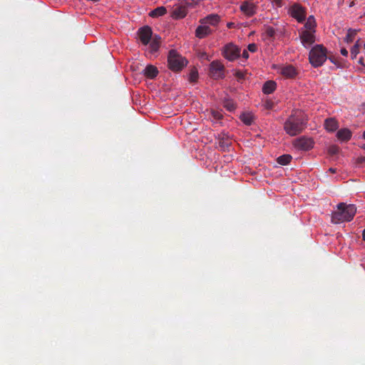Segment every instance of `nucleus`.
Instances as JSON below:
<instances>
[{
  "label": "nucleus",
  "instance_id": "9d476101",
  "mask_svg": "<svg viewBox=\"0 0 365 365\" xmlns=\"http://www.w3.org/2000/svg\"><path fill=\"white\" fill-rule=\"evenodd\" d=\"M240 9L245 16L251 17L256 14L257 6L254 3L245 1L241 4Z\"/></svg>",
  "mask_w": 365,
  "mask_h": 365
},
{
  "label": "nucleus",
  "instance_id": "7c9ffc66",
  "mask_svg": "<svg viewBox=\"0 0 365 365\" xmlns=\"http://www.w3.org/2000/svg\"><path fill=\"white\" fill-rule=\"evenodd\" d=\"M235 76L239 80L244 79L245 77V73L242 71H237L235 73Z\"/></svg>",
  "mask_w": 365,
  "mask_h": 365
},
{
  "label": "nucleus",
  "instance_id": "72a5a7b5",
  "mask_svg": "<svg viewBox=\"0 0 365 365\" xmlns=\"http://www.w3.org/2000/svg\"><path fill=\"white\" fill-rule=\"evenodd\" d=\"M212 113L213 117L216 119H220L222 117V114L217 111H212Z\"/></svg>",
  "mask_w": 365,
  "mask_h": 365
},
{
  "label": "nucleus",
  "instance_id": "f03ea898",
  "mask_svg": "<svg viewBox=\"0 0 365 365\" xmlns=\"http://www.w3.org/2000/svg\"><path fill=\"white\" fill-rule=\"evenodd\" d=\"M356 212V207L354 205L340 202L337 205L336 210L332 212L331 221L334 224L350 222L353 220Z\"/></svg>",
  "mask_w": 365,
  "mask_h": 365
},
{
  "label": "nucleus",
  "instance_id": "1a4fd4ad",
  "mask_svg": "<svg viewBox=\"0 0 365 365\" xmlns=\"http://www.w3.org/2000/svg\"><path fill=\"white\" fill-rule=\"evenodd\" d=\"M138 34L140 41L143 45H148L150 43L151 38L153 37L152 29L148 26L140 28L138 30Z\"/></svg>",
  "mask_w": 365,
  "mask_h": 365
},
{
  "label": "nucleus",
  "instance_id": "f8f14e48",
  "mask_svg": "<svg viewBox=\"0 0 365 365\" xmlns=\"http://www.w3.org/2000/svg\"><path fill=\"white\" fill-rule=\"evenodd\" d=\"M187 14V7L182 4H176L173 6L171 17L175 19H180L185 17Z\"/></svg>",
  "mask_w": 365,
  "mask_h": 365
},
{
  "label": "nucleus",
  "instance_id": "412c9836",
  "mask_svg": "<svg viewBox=\"0 0 365 365\" xmlns=\"http://www.w3.org/2000/svg\"><path fill=\"white\" fill-rule=\"evenodd\" d=\"M161 41V38L155 35L151 38L150 41V48L152 52H155L158 50Z\"/></svg>",
  "mask_w": 365,
  "mask_h": 365
},
{
  "label": "nucleus",
  "instance_id": "e433bc0d",
  "mask_svg": "<svg viewBox=\"0 0 365 365\" xmlns=\"http://www.w3.org/2000/svg\"><path fill=\"white\" fill-rule=\"evenodd\" d=\"M230 142H226V143H222L220 142V147L225 148V147H228L230 145Z\"/></svg>",
  "mask_w": 365,
  "mask_h": 365
},
{
  "label": "nucleus",
  "instance_id": "4be33fe9",
  "mask_svg": "<svg viewBox=\"0 0 365 365\" xmlns=\"http://www.w3.org/2000/svg\"><path fill=\"white\" fill-rule=\"evenodd\" d=\"M167 13V9L165 6H158L156 9L152 10L149 13V16L153 18H158L165 15Z\"/></svg>",
  "mask_w": 365,
  "mask_h": 365
},
{
  "label": "nucleus",
  "instance_id": "37998d69",
  "mask_svg": "<svg viewBox=\"0 0 365 365\" xmlns=\"http://www.w3.org/2000/svg\"><path fill=\"white\" fill-rule=\"evenodd\" d=\"M363 138H364V140H365V130H364V133H363Z\"/></svg>",
  "mask_w": 365,
  "mask_h": 365
},
{
  "label": "nucleus",
  "instance_id": "a211bd4d",
  "mask_svg": "<svg viewBox=\"0 0 365 365\" xmlns=\"http://www.w3.org/2000/svg\"><path fill=\"white\" fill-rule=\"evenodd\" d=\"M158 73V68L153 66V65H148L147 66L145 69L143 70V74L145 76L149 78H154L157 76Z\"/></svg>",
  "mask_w": 365,
  "mask_h": 365
},
{
  "label": "nucleus",
  "instance_id": "39448f33",
  "mask_svg": "<svg viewBox=\"0 0 365 365\" xmlns=\"http://www.w3.org/2000/svg\"><path fill=\"white\" fill-rule=\"evenodd\" d=\"M241 49L235 44L229 43L222 48V56L229 61H234L240 56Z\"/></svg>",
  "mask_w": 365,
  "mask_h": 365
},
{
  "label": "nucleus",
  "instance_id": "9b49d317",
  "mask_svg": "<svg viewBox=\"0 0 365 365\" xmlns=\"http://www.w3.org/2000/svg\"><path fill=\"white\" fill-rule=\"evenodd\" d=\"M314 33L312 31L302 30L299 37L303 46H309L315 41Z\"/></svg>",
  "mask_w": 365,
  "mask_h": 365
},
{
  "label": "nucleus",
  "instance_id": "6ab92c4d",
  "mask_svg": "<svg viewBox=\"0 0 365 365\" xmlns=\"http://www.w3.org/2000/svg\"><path fill=\"white\" fill-rule=\"evenodd\" d=\"M276 83L273 81H268L264 83L262 87V91L265 94L272 93L276 90Z\"/></svg>",
  "mask_w": 365,
  "mask_h": 365
},
{
  "label": "nucleus",
  "instance_id": "393cba45",
  "mask_svg": "<svg viewBox=\"0 0 365 365\" xmlns=\"http://www.w3.org/2000/svg\"><path fill=\"white\" fill-rule=\"evenodd\" d=\"M292 158L290 155H282L277 158V161L280 165H286L290 163Z\"/></svg>",
  "mask_w": 365,
  "mask_h": 365
},
{
  "label": "nucleus",
  "instance_id": "cd10ccee",
  "mask_svg": "<svg viewBox=\"0 0 365 365\" xmlns=\"http://www.w3.org/2000/svg\"><path fill=\"white\" fill-rule=\"evenodd\" d=\"M198 78V73L196 69L191 70L189 74V81L192 83L196 82Z\"/></svg>",
  "mask_w": 365,
  "mask_h": 365
},
{
  "label": "nucleus",
  "instance_id": "a878e982",
  "mask_svg": "<svg viewBox=\"0 0 365 365\" xmlns=\"http://www.w3.org/2000/svg\"><path fill=\"white\" fill-rule=\"evenodd\" d=\"M264 35L266 38H272L275 35V29L272 26H267L265 28Z\"/></svg>",
  "mask_w": 365,
  "mask_h": 365
},
{
  "label": "nucleus",
  "instance_id": "ddd939ff",
  "mask_svg": "<svg viewBox=\"0 0 365 365\" xmlns=\"http://www.w3.org/2000/svg\"><path fill=\"white\" fill-rule=\"evenodd\" d=\"M280 73L287 78H294L298 73L293 66L287 65L281 68Z\"/></svg>",
  "mask_w": 365,
  "mask_h": 365
},
{
  "label": "nucleus",
  "instance_id": "dca6fc26",
  "mask_svg": "<svg viewBox=\"0 0 365 365\" xmlns=\"http://www.w3.org/2000/svg\"><path fill=\"white\" fill-rule=\"evenodd\" d=\"M336 135L340 141H348L351 139L352 133L348 128H341L337 131Z\"/></svg>",
  "mask_w": 365,
  "mask_h": 365
},
{
  "label": "nucleus",
  "instance_id": "5701e85b",
  "mask_svg": "<svg viewBox=\"0 0 365 365\" xmlns=\"http://www.w3.org/2000/svg\"><path fill=\"white\" fill-rule=\"evenodd\" d=\"M240 118L245 125H250L253 122L254 115L251 113H244L240 115Z\"/></svg>",
  "mask_w": 365,
  "mask_h": 365
},
{
  "label": "nucleus",
  "instance_id": "473e14b6",
  "mask_svg": "<svg viewBox=\"0 0 365 365\" xmlns=\"http://www.w3.org/2000/svg\"><path fill=\"white\" fill-rule=\"evenodd\" d=\"M272 2L276 7L282 6V0H272Z\"/></svg>",
  "mask_w": 365,
  "mask_h": 365
},
{
  "label": "nucleus",
  "instance_id": "f704fd0d",
  "mask_svg": "<svg viewBox=\"0 0 365 365\" xmlns=\"http://www.w3.org/2000/svg\"><path fill=\"white\" fill-rule=\"evenodd\" d=\"M242 56L243 58H245V60H247L248 58H249V53H248V51L247 50H244L242 51Z\"/></svg>",
  "mask_w": 365,
  "mask_h": 365
},
{
  "label": "nucleus",
  "instance_id": "4468645a",
  "mask_svg": "<svg viewBox=\"0 0 365 365\" xmlns=\"http://www.w3.org/2000/svg\"><path fill=\"white\" fill-rule=\"evenodd\" d=\"M212 32V29L207 25L201 24L197 27L195 30V36L199 38H204L211 34Z\"/></svg>",
  "mask_w": 365,
  "mask_h": 365
},
{
  "label": "nucleus",
  "instance_id": "79ce46f5",
  "mask_svg": "<svg viewBox=\"0 0 365 365\" xmlns=\"http://www.w3.org/2000/svg\"><path fill=\"white\" fill-rule=\"evenodd\" d=\"M362 236H363L364 240L365 241V229L363 231Z\"/></svg>",
  "mask_w": 365,
  "mask_h": 365
},
{
  "label": "nucleus",
  "instance_id": "c03bdc74",
  "mask_svg": "<svg viewBox=\"0 0 365 365\" xmlns=\"http://www.w3.org/2000/svg\"><path fill=\"white\" fill-rule=\"evenodd\" d=\"M363 148H365V145H364Z\"/></svg>",
  "mask_w": 365,
  "mask_h": 365
},
{
  "label": "nucleus",
  "instance_id": "aec40b11",
  "mask_svg": "<svg viewBox=\"0 0 365 365\" xmlns=\"http://www.w3.org/2000/svg\"><path fill=\"white\" fill-rule=\"evenodd\" d=\"M316 26H317V24H316L314 17L313 16H310L308 17V19L304 24V27L303 30L312 31L313 32H315Z\"/></svg>",
  "mask_w": 365,
  "mask_h": 365
},
{
  "label": "nucleus",
  "instance_id": "0eeeda50",
  "mask_svg": "<svg viewBox=\"0 0 365 365\" xmlns=\"http://www.w3.org/2000/svg\"><path fill=\"white\" fill-rule=\"evenodd\" d=\"M293 145L298 150H309L313 148L314 140L312 138L302 136L293 141Z\"/></svg>",
  "mask_w": 365,
  "mask_h": 365
},
{
  "label": "nucleus",
  "instance_id": "2f4dec72",
  "mask_svg": "<svg viewBox=\"0 0 365 365\" xmlns=\"http://www.w3.org/2000/svg\"><path fill=\"white\" fill-rule=\"evenodd\" d=\"M339 152V148L336 145H332L329 148V153L331 155H335Z\"/></svg>",
  "mask_w": 365,
  "mask_h": 365
},
{
  "label": "nucleus",
  "instance_id": "c756f323",
  "mask_svg": "<svg viewBox=\"0 0 365 365\" xmlns=\"http://www.w3.org/2000/svg\"><path fill=\"white\" fill-rule=\"evenodd\" d=\"M257 50V46L256 43H250L248 46H247V51H250L252 53H255L256 52Z\"/></svg>",
  "mask_w": 365,
  "mask_h": 365
},
{
  "label": "nucleus",
  "instance_id": "20e7f679",
  "mask_svg": "<svg viewBox=\"0 0 365 365\" xmlns=\"http://www.w3.org/2000/svg\"><path fill=\"white\" fill-rule=\"evenodd\" d=\"M168 67L173 71H180L187 64V61L175 50H171L168 56Z\"/></svg>",
  "mask_w": 365,
  "mask_h": 365
},
{
  "label": "nucleus",
  "instance_id": "a19ab883",
  "mask_svg": "<svg viewBox=\"0 0 365 365\" xmlns=\"http://www.w3.org/2000/svg\"><path fill=\"white\" fill-rule=\"evenodd\" d=\"M233 25H234V23H231V22H230V23H228V24H227V26L228 28H232V27L233 26Z\"/></svg>",
  "mask_w": 365,
  "mask_h": 365
},
{
  "label": "nucleus",
  "instance_id": "f257e3e1",
  "mask_svg": "<svg viewBox=\"0 0 365 365\" xmlns=\"http://www.w3.org/2000/svg\"><path fill=\"white\" fill-rule=\"evenodd\" d=\"M307 120L302 112L294 110L284 123V130L290 136L300 134L307 127Z\"/></svg>",
  "mask_w": 365,
  "mask_h": 365
},
{
  "label": "nucleus",
  "instance_id": "c9c22d12",
  "mask_svg": "<svg viewBox=\"0 0 365 365\" xmlns=\"http://www.w3.org/2000/svg\"><path fill=\"white\" fill-rule=\"evenodd\" d=\"M340 52H341V54L344 56H347V55H348V51L344 48H341Z\"/></svg>",
  "mask_w": 365,
  "mask_h": 365
},
{
  "label": "nucleus",
  "instance_id": "2eb2a0df",
  "mask_svg": "<svg viewBox=\"0 0 365 365\" xmlns=\"http://www.w3.org/2000/svg\"><path fill=\"white\" fill-rule=\"evenodd\" d=\"M220 21V17L217 14H210L200 20L201 24L217 26Z\"/></svg>",
  "mask_w": 365,
  "mask_h": 365
},
{
  "label": "nucleus",
  "instance_id": "7ed1b4c3",
  "mask_svg": "<svg viewBox=\"0 0 365 365\" xmlns=\"http://www.w3.org/2000/svg\"><path fill=\"white\" fill-rule=\"evenodd\" d=\"M327 49L322 45L313 47L309 55L310 63L315 68L321 66L327 58Z\"/></svg>",
  "mask_w": 365,
  "mask_h": 365
},
{
  "label": "nucleus",
  "instance_id": "4c0bfd02",
  "mask_svg": "<svg viewBox=\"0 0 365 365\" xmlns=\"http://www.w3.org/2000/svg\"><path fill=\"white\" fill-rule=\"evenodd\" d=\"M358 163H365V157H360L357 159Z\"/></svg>",
  "mask_w": 365,
  "mask_h": 365
},
{
  "label": "nucleus",
  "instance_id": "ea45409f",
  "mask_svg": "<svg viewBox=\"0 0 365 365\" xmlns=\"http://www.w3.org/2000/svg\"><path fill=\"white\" fill-rule=\"evenodd\" d=\"M364 61V58L361 57V58H360V59H359V63H361V65L365 66V63H364V61Z\"/></svg>",
  "mask_w": 365,
  "mask_h": 365
},
{
  "label": "nucleus",
  "instance_id": "6e6552de",
  "mask_svg": "<svg viewBox=\"0 0 365 365\" xmlns=\"http://www.w3.org/2000/svg\"><path fill=\"white\" fill-rule=\"evenodd\" d=\"M288 13L298 22H302L305 19V9L299 4L295 3L291 6L289 9Z\"/></svg>",
  "mask_w": 365,
  "mask_h": 365
},
{
  "label": "nucleus",
  "instance_id": "58836bf2",
  "mask_svg": "<svg viewBox=\"0 0 365 365\" xmlns=\"http://www.w3.org/2000/svg\"><path fill=\"white\" fill-rule=\"evenodd\" d=\"M329 171L331 172V173H336V169L335 168H330L329 169Z\"/></svg>",
  "mask_w": 365,
  "mask_h": 365
},
{
  "label": "nucleus",
  "instance_id": "f3484780",
  "mask_svg": "<svg viewBox=\"0 0 365 365\" xmlns=\"http://www.w3.org/2000/svg\"><path fill=\"white\" fill-rule=\"evenodd\" d=\"M324 128L328 132H334L339 128V124L335 118H329L325 120Z\"/></svg>",
  "mask_w": 365,
  "mask_h": 365
},
{
  "label": "nucleus",
  "instance_id": "c85d7f7f",
  "mask_svg": "<svg viewBox=\"0 0 365 365\" xmlns=\"http://www.w3.org/2000/svg\"><path fill=\"white\" fill-rule=\"evenodd\" d=\"M224 106L229 111H233L236 108V105H235V103L232 101H225Z\"/></svg>",
  "mask_w": 365,
  "mask_h": 365
},
{
  "label": "nucleus",
  "instance_id": "b1692460",
  "mask_svg": "<svg viewBox=\"0 0 365 365\" xmlns=\"http://www.w3.org/2000/svg\"><path fill=\"white\" fill-rule=\"evenodd\" d=\"M356 33H357V31L355 30V29H349L348 31H347V34L346 35V37L344 38V41L349 43H351L354 38H355V36L356 35Z\"/></svg>",
  "mask_w": 365,
  "mask_h": 365
},
{
  "label": "nucleus",
  "instance_id": "423d86ee",
  "mask_svg": "<svg viewBox=\"0 0 365 365\" xmlns=\"http://www.w3.org/2000/svg\"><path fill=\"white\" fill-rule=\"evenodd\" d=\"M210 76L214 79L225 77V66L220 61H214L210 65Z\"/></svg>",
  "mask_w": 365,
  "mask_h": 365
},
{
  "label": "nucleus",
  "instance_id": "bb28decb",
  "mask_svg": "<svg viewBox=\"0 0 365 365\" xmlns=\"http://www.w3.org/2000/svg\"><path fill=\"white\" fill-rule=\"evenodd\" d=\"M359 43L358 41L352 46V48H351V58L354 59V58H356L357 54L359 53Z\"/></svg>",
  "mask_w": 365,
  "mask_h": 365
}]
</instances>
